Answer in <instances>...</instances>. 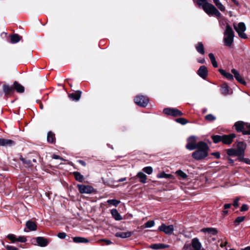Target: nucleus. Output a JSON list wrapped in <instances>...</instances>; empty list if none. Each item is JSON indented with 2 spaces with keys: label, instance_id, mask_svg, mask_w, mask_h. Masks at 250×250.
I'll return each mask as SVG.
<instances>
[{
  "label": "nucleus",
  "instance_id": "1",
  "mask_svg": "<svg viewBox=\"0 0 250 250\" xmlns=\"http://www.w3.org/2000/svg\"><path fill=\"white\" fill-rule=\"evenodd\" d=\"M193 1L199 7H201L208 15L215 16L217 18H220L222 16V14L215 6L208 2V0H193Z\"/></svg>",
  "mask_w": 250,
  "mask_h": 250
},
{
  "label": "nucleus",
  "instance_id": "2",
  "mask_svg": "<svg viewBox=\"0 0 250 250\" xmlns=\"http://www.w3.org/2000/svg\"><path fill=\"white\" fill-rule=\"evenodd\" d=\"M196 149L197 150L192 153V157L196 160H202L206 158L208 155L209 148L208 144L203 142L197 143Z\"/></svg>",
  "mask_w": 250,
  "mask_h": 250
},
{
  "label": "nucleus",
  "instance_id": "3",
  "mask_svg": "<svg viewBox=\"0 0 250 250\" xmlns=\"http://www.w3.org/2000/svg\"><path fill=\"white\" fill-rule=\"evenodd\" d=\"M236 135L234 133H230L228 135H213L211 136L213 142L217 144L222 142L223 144L229 145L233 142V139L235 138Z\"/></svg>",
  "mask_w": 250,
  "mask_h": 250
},
{
  "label": "nucleus",
  "instance_id": "4",
  "mask_svg": "<svg viewBox=\"0 0 250 250\" xmlns=\"http://www.w3.org/2000/svg\"><path fill=\"white\" fill-rule=\"evenodd\" d=\"M233 127L237 132H241L243 135H250V123L239 121L234 123Z\"/></svg>",
  "mask_w": 250,
  "mask_h": 250
},
{
  "label": "nucleus",
  "instance_id": "5",
  "mask_svg": "<svg viewBox=\"0 0 250 250\" xmlns=\"http://www.w3.org/2000/svg\"><path fill=\"white\" fill-rule=\"evenodd\" d=\"M224 42L226 46L230 47L234 41V32L232 27L228 23L227 24L226 29L224 33Z\"/></svg>",
  "mask_w": 250,
  "mask_h": 250
},
{
  "label": "nucleus",
  "instance_id": "6",
  "mask_svg": "<svg viewBox=\"0 0 250 250\" xmlns=\"http://www.w3.org/2000/svg\"><path fill=\"white\" fill-rule=\"evenodd\" d=\"M2 92H0V97L4 95V98L5 99L12 97L14 95V88L13 84L10 85L8 83L3 82H2Z\"/></svg>",
  "mask_w": 250,
  "mask_h": 250
},
{
  "label": "nucleus",
  "instance_id": "7",
  "mask_svg": "<svg viewBox=\"0 0 250 250\" xmlns=\"http://www.w3.org/2000/svg\"><path fill=\"white\" fill-rule=\"evenodd\" d=\"M163 113L167 115L171 116L174 117L182 116L184 113L175 108L167 107L163 109Z\"/></svg>",
  "mask_w": 250,
  "mask_h": 250
},
{
  "label": "nucleus",
  "instance_id": "8",
  "mask_svg": "<svg viewBox=\"0 0 250 250\" xmlns=\"http://www.w3.org/2000/svg\"><path fill=\"white\" fill-rule=\"evenodd\" d=\"M135 103L141 107H146L148 103L149 99L144 95H137L134 99Z\"/></svg>",
  "mask_w": 250,
  "mask_h": 250
},
{
  "label": "nucleus",
  "instance_id": "9",
  "mask_svg": "<svg viewBox=\"0 0 250 250\" xmlns=\"http://www.w3.org/2000/svg\"><path fill=\"white\" fill-rule=\"evenodd\" d=\"M79 192L81 194H91L95 191V189L91 186L78 184L77 186Z\"/></svg>",
  "mask_w": 250,
  "mask_h": 250
},
{
  "label": "nucleus",
  "instance_id": "10",
  "mask_svg": "<svg viewBox=\"0 0 250 250\" xmlns=\"http://www.w3.org/2000/svg\"><path fill=\"white\" fill-rule=\"evenodd\" d=\"M197 137L195 136H191L187 139L188 143L186 146L187 149L192 150L196 149L197 143H196Z\"/></svg>",
  "mask_w": 250,
  "mask_h": 250
},
{
  "label": "nucleus",
  "instance_id": "11",
  "mask_svg": "<svg viewBox=\"0 0 250 250\" xmlns=\"http://www.w3.org/2000/svg\"><path fill=\"white\" fill-rule=\"evenodd\" d=\"M158 230L165 232L166 234L170 235L174 231V227L172 225L167 226L165 224H162L159 227Z\"/></svg>",
  "mask_w": 250,
  "mask_h": 250
},
{
  "label": "nucleus",
  "instance_id": "12",
  "mask_svg": "<svg viewBox=\"0 0 250 250\" xmlns=\"http://www.w3.org/2000/svg\"><path fill=\"white\" fill-rule=\"evenodd\" d=\"M16 144V142L12 140L0 138V146L12 147Z\"/></svg>",
  "mask_w": 250,
  "mask_h": 250
},
{
  "label": "nucleus",
  "instance_id": "13",
  "mask_svg": "<svg viewBox=\"0 0 250 250\" xmlns=\"http://www.w3.org/2000/svg\"><path fill=\"white\" fill-rule=\"evenodd\" d=\"M231 72L234 75V77L238 82L244 85H246V82L237 70L233 68L231 69Z\"/></svg>",
  "mask_w": 250,
  "mask_h": 250
},
{
  "label": "nucleus",
  "instance_id": "14",
  "mask_svg": "<svg viewBox=\"0 0 250 250\" xmlns=\"http://www.w3.org/2000/svg\"><path fill=\"white\" fill-rule=\"evenodd\" d=\"M197 74L203 79L206 80L208 75V70L205 65L201 66L197 72Z\"/></svg>",
  "mask_w": 250,
  "mask_h": 250
},
{
  "label": "nucleus",
  "instance_id": "15",
  "mask_svg": "<svg viewBox=\"0 0 250 250\" xmlns=\"http://www.w3.org/2000/svg\"><path fill=\"white\" fill-rule=\"evenodd\" d=\"M13 87L14 88V92H17L18 93H23L25 91L24 87L19 83L18 81H14L13 83Z\"/></svg>",
  "mask_w": 250,
  "mask_h": 250
},
{
  "label": "nucleus",
  "instance_id": "16",
  "mask_svg": "<svg viewBox=\"0 0 250 250\" xmlns=\"http://www.w3.org/2000/svg\"><path fill=\"white\" fill-rule=\"evenodd\" d=\"M19 159L22 162L24 167L28 168H32L33 164H32L31 158L28 157H23L22 155H20Z\"/></svg>",
  "mask_w": 250,
  "mask_h": 250
},
{
  "label": "nucleus",
  "instance_id": "17",
  "mask_svg": "<svg viewBox=\"0 0 250 250\" xmlns=\"http://www.w3.org/2000/svg\"><path fill=\"white\" fill-rule=\"evenodd\" d=\"M191 247L193 248V250H201L202 248V244L199 242L198 238H194L191 240Z\"/></svg>",
  "mask_w": 250,
  "mask_h": 250
},
{
  "label": "nucleus",
  "instance_id": "18",
  "mask_svg": "<svg viewBox=\"0 0 250 250\" xmlns=\"http://www.w3.org/2000/svg\"><path fill=\"white\" fill-rule=\"evenodd\" d=\"M36 239L38 245L42 247L47 246L49 243L48 239L43 237H37Z\"/></svg>",
  "mask_w": 250,
  "mask_h": 250
},
{
  "label": "nucleus",
  "instance_id": "19",
  "mask_svg": "<svg viewBox=\"0 0 250 250\" xmlns=\"http://www.w3.org/2000/svg\"><path fill=\"white\" fill-rule=\"evenodd\" d=\"M82 93L81 91L77 90L74 93L69 94L68 97L73 101H78L81 97Z\"/></svg>",
  "mask_w": 250,
  "mask_h": 250
},
{
  "label": "nucleus",
  "instance_id": "20",
  "mask_svg": "<svg viewBox=\"0 0 250 250\" xmlns=\"http://www.w3.org/2000/svg\"><path fill=\"white\" fill-rule=\"evenodd\" d=\"M236 146V150L238 153H245V150L247 147V144L244 142H238Z\"/></svg>",
  "mask_w": 250,
  "mask_h": 250
},
{
  "label": "nucleus",
  "instance_id": "21",
  "mask_svg": "<svg viewBox=\"0 0 250 250\" xmlns=\"http://www.w3.org/2000/svg\"><path fill=\"white\" fill-rule=\"evenodd\" d=\"M169 247V245H166L162 243H157L151 244L149 248L153 249V250H160V249H164L166 248H168Z\"/></svg>",
  "mask_w": 250,
  "mask_h": 250
},
{
  "label": "nucleus",
  "instance_id": "22",
  "mask_svg": "<svg viewBox=\"0 0 250 250\" xmlns=\"http://www.w3.org/2000/svg\"><path fill=\"white\" fill-rule=\"evenodd\" d=\"M26 226L30 231H35L37 229V226L36 222L31 220H28L26 222Z\"/></svg>",
  "mask_w": 250,
  "mask_h": 250
},
{
  "label": "nucleus",
  "instance_id": "23",
  "mask_svg": "<svg viewBox=\"0 0 250 250\" xmlns=\"http://www.w3.org/2000/svg\"><path fill=\"white\" fill-rule=\"evenodd\" d=\"M218 71L222 75H223L225 78H226L228 80H233L234 76H233L230 73L227 72L225 70L221 68H220L218 70Z\"/></svg>",
  "mask_w": 250,
  "mask_h": 250
},
{
  "label": "nucleus",
  "instance_id": "24",
  "mask_svg": "<svg viewBox=\"0 0 250 250\" xmlns=\"http://www.w3.org/2000/svg\"><path fill=\"white\" fill-rule=\"evenodd\" d=\"M201 231L204 233H208L213 235H216L218 233V230L213 228H206L202 229Z\"/></svg>",
  "mask_w": 250,
  "mask_h": 250
},
{
  "label": "nucleus",
  "instance_id": "25",
  "mask_svg": "<svg viewBox=\"0 0 250 250\" xmlns=\"http://www.w3.org/2000/svg\"><path fill=\"white\" fill-rule=\"evenodd\" d=\"M196 51L201 55H204L205 53L204 44L202 42H198L195 45Z\"/></svg>",
  "mask_w": 250,
  "mask_h": 250
},
{
  "label": "nucleus",
  "instance_id": "26",
  "mask_svg": "<svg viewBox=\"0 0 250 250\" xmlns=\"http://www.w3.org/2000/svg\"><path fill=\"white\" fill-rule=\"evenodd\" d=\"M234 28L235 31L238 33V32H244L246 30V27L244 22H241L238 24L237 26L235 24H233Z\"/></svg>",
  "mask_w": 250,
  "mask_h": 250
},
{
  "label": "nucleus",
  "instance_id": "27",
  "mask_svg": "<svg viewBox=\"0 0 250 250\" xmlns=\"http://www.w3.org/2000/svg\"><path fill=\"white\" fill-rule=\"evenodd\" d=\"M132 234V232L130 231L117 232L115 234V236L117 237H120L122 238H125L130 237Z\"/></svg>",
  "mask_w": 250,
  "mask_h": 250
},
{
  "label": "nucleus",
  "instance_id": "28",
  "mask_svg": "<svg viewBox=\"0 0 250 250\" xmlns=\"http://www.w3.org/2000/svg\"><path fill=\"white\" fill-rule=\"evenodd\" d=\"M73 241L76 243H87L89 242V240L86 238L76 236L72 238Z\"/></svg>",
  "mask_w": 250,
  "mask_h": 250
},
{
  "label": "nucleus",
  "instance_id": "29",
  "mask_svg": "<svg viewBox=\"0 0 250 250\" xmlns=\"http://www.w3.org/2000/svg\"><path fill=\"white\" fill-rule=\"evenodd\" d=\"M111 214L115 220L120 221L123 219V217L116 208H113L111 210Z\"/></svg>",
  "mask_w": 250,
  "mask_h": 250
},
{
  "label": "nucleus",
  "instance_id": "30",
  "mask_svg": "<svg viewBox=\"0 0 250 250\" xmlns=\"http://www.w3.org/2000/svg\"><path fill=\"white\" fill-rule=\"evenodd\" d=\"M47 142L51 144H54L56 142L55 134L54 132L50 131L47 133Z\"/></svg>",
  "mask_w": 250,
  "mask_h": 250
},
{
  "label": "nucleus",
  "instance_id": "31",
  "mask_svg": "<svg viewBox=\"0 0 250 250\" xmlns=\"http://www.w3.org/2000/svg\"><path fill=\"white\" fill-rule=\"evenodd\" d=\"M225 151L227 153V155H226V156L229 157L236 156L237 153H238L236 149L233 148L226 149Z\"/></svg>",
  "mask_w": 250,
  "mask_h": 250
},
{
  "label": "nucleus",
  "instance_id": "32",
  "mask_svg": "<svg viewBox=\"0 0 250 250\" xmlns=\"http://www.w3.org/2000/svg\"><path fill=\"white\" fill-rule=\"evenodd\" d=\"M22 39V37L18 34H14L10 35V42L12 43L18 42Z\"/></svg>",
  "mask_w": 250,
  "mask_h": 250
},
{
  "label": "nucleus",
  "instance_id": "33",
  "mask_svg": "<svg viewBox=\"0 0 250 250\" xmlns=\"http://www.w3.org/2000/svg\"><path fill=\"white\" fill-rule=\"evenodd\" d=\"M72 174L76 181L79 182H83V181L84 179V176L82 175L80 172L74 171L72 173Z\"/></svg>",
  "mask_w": 250,
  "mask_h": 250
},
{
  "label": "nucleus",
  "instance_id": "34",
  "mask_svg": "<svg viewBox=\"0 0 250 250\" xmlns=\"http://www.w3.org/2000/svg\"><path fill=\"white\" fill-rule=\"evenodd\" d=\"M136 176L139 178V181L141 183L145 184L146 183L147 176L142 172H139Z\"/></svg>",
  "mask_w": 250,
  "mask_h": 250
},
{
  "label": "nucleus",
  "instance_id": "35",
  "mask_svg": "<svg viewBox=\"0 0 250 250\" xmlns=\"http://www.w3.org/2000/svg\"><path fill=\"white\" fill-rule=\"evenodd\" d=\"M221 90L222 94L226 95L229 94V86L226 83H224L221 86Z\"/></svg>",
  "mask_w": 250,
  "mask_h": 250
},
{
  "label": "nucleus",
  "instance_id": "36",
  "mask_svg": "<svg viewBox=\"0 0 250 250\" xmlns=\"http://www.w3.org/2000/svg\"><path fill=\"white\" fill-rule=\"evenodd\" d=\"M158 178H166V179H172L173 178V176L170 174H167L164 171H162L158 173L157 175Z\"/></svg>",
  "mask_w": 250,
  "mask_h": 250
},
{
  "label": "nucleus",
  "instance_id": "37",
  "mask_svg": "<svg viewBox=\"0 0 250 250\" xmlns=\"http://www.w3.org/2000/svg\"><path fill=\"white\" fill-rule=\"evenodd\" d=\"M175 173L179 177L180 180H185L188 177L187 174L181 169L177 170Z\"/></svg>",
  "mask_w": 250,
  "mask_h": 250
},
{
  "label": "nucleus",
  "instance_id": "38",
  "mask_svg": "<svg viewBox=\"0 0 250 250\" xmlns=\"http://www.w3.org/2000/svg\"><path fill=\"white\" fill-rule=\"evenodd\" d=\"M208 57L210 60L214 68H217L218 66V63L216 61L215 58L213 53H209L208 54Z\"/></svg>",
  "mask_w": 250,
  "mask_h": 250
},
{
  "label": "nucleus",
  "instance_id": "39",
  "mask_svg": "<svg viewBox=\"0 0 250 250\" xmlns=\"http://www.w3.org/2000/svg\"><path fill=\"white\" fill-rule=\"evenodd\" d=\"M213 2L221 11L224 12L225 11V7L221 3L219 0H215L213 1Z\"/></svg>",
  "mask_w": 250,
  "mask_h": 250
},
{
  "label": "nucleus",
  "instance_id": "40",
  "mask_svg": "<svg viewBox=\"0 0 250 250\" xmlns=\"http://www.w3.org/2000/svg\"><path fill=\"white\" fill-rule=\"evenodd\" d=\"M246 218V216H239L237 217L233 221V224L235 226H238L241 222L244 221Z\"/></svg>",
  "mask_w": 250,
  "mask_h": 250
},
{
  "label": "nucleus",
  "instance_id": "41",
  "mask_svg": "<svg viewBox=\"0 0 250 250\" xmlns=\"http://www.w3.org/2000/svg\"><path fill=\"white\" fill-rule=\"evenodd\" d=\"M107 202L109 205H111L115 207H117L118 205L120 204V201L117 200L116 199H110L108 200Z\"/></svg>",
  "mask_w": 250,
  "mask_h": 250
},
{
  "label": "nucleus",
  "instance_id": "42",
  "mask_svg": "<svg viewBox=\"0 0 250 250\" xmlns=\"http://www.w3.org/2000/svg\"><path fill=\"white\" fill-rule=\"evenodd\" d=\"M175 121L182 125H185L188 123V120L184 118H179L175 119Z\"/></svg>",
  "mask_w": 250,
  "mask_h": 250
},
{
  "label": "nucleus",
  "instance_id": "43",
  "mask_svg": "<svg viewBox=\"0 0 250 250\" xmlns=\"http://www.w3.org/2000/svg\"><path fill=\"white\" fill-rule=\"evenodd\" d=\"M7 238L11 241L12 243H15L17 242V238L15 235L13 234H9L7 236Z\"/></svg>",
  "mask_w": 250,
  "mask_h": 250
},
{
  "label": "nucleus",
  "instance_id": "44",
  "mask_svg": "<svg viewBox=\"0 0 250 250\" xmlns=\"http://www.w3.org/2000/svg\"><path fill=\"white\" fill-rule=\"evenodd\" d=\"M143 170L147 174H150L153 171V168L151 167H146L143 168Z\"/></svg>",
  "mask_w": 250,
  "mask_h": 250
},
{
  "label": "nucleus",
  "instance_id": "45",
  "mask_svg": "<svg viewBox=\"0 0 250 250\" xmlns=\"http://www.w3.org/2000/svg\"><path fill=\"white\" fill-rule=\"evenodd\" d=\"M205 118L207 121H210V122L214 121L216 119V117L215 116H214L213 115H212L211 114H209L205 116Z\"/></svg>",
  "mask_w": 250,
  "mask_h": 250
},
{
  "label": "nucleus",
  "instance_id": "46",
  "mask_svg": "<svg viewBox=\"0 0 250 250\" xmlns=\"http://www.w3.org/2000/svg\"><path fill=\"white\" fill-rule=\"evenodd\" d=\"M244 155L245 153H238L236 155L237 156L236 160H238L239 162H243L244 160Z\"/></svg>",
  "mask_w": 250,
  "mask_h": 250
},
{
  "label": "nucleus",
  "instance_id": "47",
  "mask_svg": "<svg viewBox=\"0 0 250 250\" xmlns=\"http://www.w3.org/2000/svg\"><path fill=\"white\" fill-rule=\"evenodd\" d=\"M223 159L228 160L229 161V163L231 166H234V160L233 159L230 158V157L226 156V155H225L224 157H223Z\"/></svg>",
  "mask_w": 250,
  "mask_h": 250
},
{
  "label": "nucleus",
  "instance_id": "48",
  "mask_svg": "<svg viewBox=\"0 0 250 250\" xmlns=\"http://www.w3.org/2000/svg\"><path fill=\"white\" fill-rule=\"evenodd\" d=\"M155 224L154 221L153 220H150L146 222L145 223V227L146 228H151L153 227Z\"/></svg>",
  "mask_w": 250,
  "mask_h": 250
},
{
  "label": "nucleus",
  "instance_id": "49",
  "mask_svg": "<svg viewBox=\"0 0 250 250\" xmlns=\"http://www.w3.org/2000/svg\"><path fill=\"white\" fill-rule=\"evenodd\" d=\"M26 241V238L24 236H19L17 239V242H20L21 243H25Z\"/></svg>",
  "mask_w": 250,
  "mask_h": 250
},
{
  "label": "nucleus",
  "instance_id": "50",
  "mask_svg": "<svg viewBox=\"0 0 250 250\" xmlns=\"http://www.w3.org/2000/svg\"><path fill=\"white\" fill-rule=\"evenodd\" d=\"M249 206L247 204H243L240 208V211L243 212L249 210Z\"/></svg>",
  "mask_w": 250,
  "mask_h": 250
},
{
  "label": "nucleus",
  "instance_id": "51",
  "mask_svg": "<svg viewBox=\"0 0 250 250\" xmlns=\"http://www.w3.org/2000/svg\"><path fill=\"white\" fill-rule=\"evenodd\" d=\"M239 198H235L233 201L232 205L234 206V207L235 208H237L239 207Z\"/></svg>",
  "mask_w": 250,
  "mask_h": 250
},
{
  "label": "nucleus",
  "instance_id": "52",
  "mask_svg": "<svg viewBox=\"0 0 250 250\" xmlns=\"http://www.w3.org/2000/svg\"><path fill=\"white\" fill-rule=\"evenodd\" d=\"M66 235V233L63 232H59L57 234V236L60 239H64Z\"/></svg>",
  "mask_w": 250,
  "mask_h": 250
},
{
  "label": "nucleus",
  "instance_id": "53",
  "mask_svg": "<svg viewBox=\"0 0 250 250\" xmlns=\"http://www.w3.org/2000/svg\"><path fill=\"white\" fill-rule=\"evenodd\" d=\"M239 36L244 39L248 38L247 35L244 33V32H238V33Z\"/></svg>",
  "mask_w": 250,
  "mask_h": 250
},
{
  "label": "nucleus",
  "instance_id": "54",
  "mask_svg": "<svg viewBox=\"0 0 250 250\" xmlns=\"http://www.w3.org/2000/svg\"><path fill=\"white\" fill-rule=\"evenodd\" d=\"M191 244L186 243L183 248V250H192L191 248Z\"/></svg>",
  "mask_w": 250,
  "mask_h": 250
},
{
  "label": "nucleus",
  "instance_id": "55",
  "mask_svg": "<svg viewBox=\"0 0 250 250\" xmlns=\"http://www.w3.org/2000/svg\"><path fill=\"white\" fill-rule=\"evenodd\" d=\"M7 250H19V249L12 246L7 245L5 246Z\"/></svg>",
  "mask_w": 250,
  "mask_h": 250
},
{
  "label": "nucleus",
  "instance_id": "56",
  "mask_svg": "<svg viewBox=\"0 0 250 250\" xmlns=\"http://www.w3.org/2000/svg\"><path fill=\"white\" fill-rule=\"evenodd\" d=\"M211 155L214 156L216 159L220 158V153L219 152H214L211 153Z\"/></svg>",
  "mask_w": 250,
  "mask_h": 250
},
{
  "label": "nucleus",
  "instance_id": "57",
  "mask_svg": "<svg viewBox=\"0 0 250 250\" xmlns=\"http://www.w3.org/2000/svg\"><path fill=\"white\" fill-rule=\"evenodd\" d=\"M102 241L104 242L106 245H109L112 243V242L109 240L102 239Z\"/></svg>",
  "mask_w": 250,
  "mask_h": 250
},
{
  "label": "nucleus",
  "instance_id": "58",
  "mask_svg": "<svg viewBox=\"0 0 250 250\" xmlns=\"http://www.w3.org/2000/svg\"><path fill=\"white\" fill-rule=\"evenodd\" d=\"M77 162L83 167H85L86 165V163L82 160H77Z\"/></svg>",
  "mask_w": 250,
  "mask_h": 250
},
{
  "label": "nucleus",
  "instance_id": "59",
  "mask_svg": "<svg viewBox=\"0 0 250 250\" xmlns=\"http://www.w3.org/2000/svg\"><path fill=\"white\" fill-rule=\"evenodd\" d=\"M52 157L54 159H62V158L61 156L55 154H53Z\"/></svg>",
  "mask_w": 250,
  "mask_h": 250
},
{
  "label": "nucleus",
  "instance_id": "60",
  "mask_svg": "<svg viewBox=\"0 0 250 250\" xmlns=\"http://www.w3.org/2000/svg\"><path fill=\"white\" fill-rule=\"evenodd\" d=\"M231 205L232 204H226L224 205V209H227L231 207Z\"/></svg>",
  "mask_w": 250,
  "mask_h": 250
},
{
  "label": "nucleus",
  "instance_id": "61",
  "mask_svg": "<svg viewBox=\"0 0 250 250\" xmlns=\"http://www.w3.org/2000/svg\"><path fill=\"white\" fill-rule=\"evenodd\" d=\"M243 162L246 163L248 165H250V159L249 158H244V160H243Z\"/></svg>",
  "mask_w": 250,
  "mask_h": 250
},
{
  "label": "nucleus",
  "instance_id": "62",
  "mask_svg": "<svg viewBox=\"0 0 250 250\" xmlns=\"http://www.w3.org/2000/svg\"><path fill=\"white\" fill-rule=\"evenodd\" d=\"M197 62L203 64L205 62V60L204 58H203L202 59H198Z\"/></svg>",
  "mask_w": 250,
  "mask_h": 250
},
{
  "label": "nucleus",
  "instance_id": "63",
  "mask_svg": "<svg viewBox=\"0 0 250 250\" xmlns=\"http://www.w3.org/2000/svg\"><path fill=\"white\" fill-rule=\"evenodd\" d=\"M231 1L234 3V4L237 6H240L239 3L236 0H231Z\"/></svg>",
  "mask_w": 250,
  "mask_h": 250
},
{
  "label": "nucleus",
  "instance_id": "64",
  "mask_svg": "<svg viewBox=\"0 0 250 250\" xmlns=\"http://www.w3.org/2000/svg\"><path fill=\"white\" fill-rule=\"evenodd\" d=\"M126 180V178L125 177V178H120L119 179L117 182H124V181H125Z\"/></svg>",
  "mask_w": 250,
  "mask_h": 250
}]
</instances>
